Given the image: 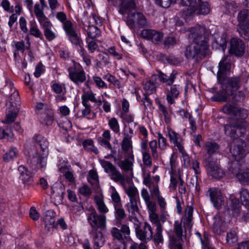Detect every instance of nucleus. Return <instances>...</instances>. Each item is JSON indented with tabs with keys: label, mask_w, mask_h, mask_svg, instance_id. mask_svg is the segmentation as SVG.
Returning <instances> with one entry per match:
<instances>
[{
	"label": "nucleus",
	"mask_w": 249,
	"mask_h": 249,
	"mask_svg": "<svg viewBox=\"0 0 249 249\" xmlns=\"http://www.w3.org/2000/svg\"><path fill=\"white\" fill-rule=\"evenodd\" d=\"M177 74V72L174 71L170 73V75H167L159 71H158L157 74H154L152 76V80H156L158 78L160 82L165 84L164 87H169L174 83Z\"/></svg>",
	"instance_id": "6ab92c4d"
},
{
	"label": "nucleus",
	"mask_w": 249,
	"mask_h": 249,
	"mask_svg": "<svg viewBox=\"0 0 249 249\" xmlns=\"http://www.w3.org/2000/svg\"><path fill=\"white\" fill-rule=\"evenodd\" d=\"M94 83L96 86L99 89H107V84L102 79V78L96 75H94L92 77Z\"/></svg>",
	"instance_id": "69168bd1"
},
{
	"label": "nucleus",
	"mask_w": 249,
	"mask_h": 249,
	"mask_svg": "<svg viewBox=\"0 0 249 249\" xmlns=\"http://www.w3.org/2000/svg\"><path fill=\"white\" fill-rule=\"evenodd\" d=\"M237 31L240 36L249 41V27H237Z\"/></svg>",
	"instance_id": "0e129e2a"
},
{
	"label": "nucleus",
	"mask_w": 249,
	"mask_h": 249,
	"mask_svg": "<svg viewBox=\"0 0 249 249\" xmlns=\"http://www.w3.org/2000/svg\"><path fill=\"white\" fill-rule=\"evenodd\" d=\"M13 134L11 131L3 128L0 129V138L6 139L8 141H13Z\"/></svg>",
	"instance_id": "bf43d9fd"
},
{
	"label": "nucleus",
	"mask_w": 249,
	"mask_h": 249,
	"mask_svg": "<svg viewBox=\"0 0 249 249\" xmlns=\"http://www.w3.org/2000/svg\"><path fill=\"white\" fill-rule=\"evenodd\" d=\"M18 170L20 174L19 178L22 180L23 183L29 184L33 182L32 175L25 166H19Z\"/></svg>",
	"instance_id": "cd10ccee"
},
{
	"label": "nucleus",
	"mask_w": 249,
	"mask_h": 249,
	"mask_svg": "<svg viewBox=\"0 0 249 249\" xmlns=\"http://www.w3.org/2000/svg\"><path fill=\"white\" fill-rule=\"evenodd\" d=\"M88 223L92 230H104L106 226V216L103 214H98L94 208H89L87 213Z\"/></svg>",
	"instance_id": "0eeeda50"
},
{
	"label": "nucleus",
	"mask_w": 249,
	"mask_h": 249,
	"mask_svg": "<svg viewBox=\"0 0 249 249\" xmlns=\"http://www.w3.org/2000/svg\"><path fill=\"white\" fill-rule=\"evenodd\" d=\"M206 196L210 197L213 207L217 210L220 209L224 204L225 196L217 188H210L206 192Z\"/></svg>",
	"instance_id": "9b49d317"
},
{
	"label": "nucleus",
	"mask_w": 249,
	"mask_h": 249,
	"mask_svg": "<svg viewBox=\"0 0 249 249\" xmlns=\"http://www.w3.org/2000/svg\"><path fill=\"white\" fill-rule=\"evenodd\" d=\"M204 147L207 151V154L205 158L213 156L212 155L217 152L219 149V145L214 142H205Z\"/></svg>",
	"instance_id": "58836bf2"
},
{
	"label": "nucleus",
	"mask_w": 249,
	"mask_h": 249,
	"mask_svg": "<svg viewBox=\"0 0 249 249\" xmlns=\"http://www.w3.org/2000/svg\"><path fill=\"white\" fill-rule=\"evenodd\" d=\"M158 108L161 114L164 117V121L166 124H168L171 122V114L172 111L171 109H167V108L163 105H162L160 101L157 102Z\"/></svg>",
	"instance_id": "ea45409f"
},
{
	"label": "nucleus",
	"mask_w": 249,
	"mask_h": 249,
	"mask_svg": "<svg viewBox=\"0 0 249 249\" xmlns=\"http://www.w3.org/2000/svg\"><path fill=\"white\" fill-rule=\"evenodd\" d=\"M224 113L232 116L235 119H245L248 115L246 109L239 107L235 105L226 104L222 108Z\"/></svg>",
	"instance_id": "f8f14e48"
},
{
	"label": "nucleus",
	"mask_w": 249,
	"mask_h": 249,
	"mask_svg": "<svg viewBox=\"0 0 249 249\" xmlns=\"http://www.w3.org/2000/svg\"><path fill=\"white\" fill-rule=\"evenodd\" d=\"M245 45L243 41L237 38H232L231 40V46L229 50L231 54L236 56H241L245 53Z\"/></svg>",
	"instance_id": "a211bd4d"
},
{
	"label": "nucleus",
	"mask_w": 249,
	"mask_h": 249,
	"mask_svg": "<svg viewBox=\"0 0 249 249\" xmlns=\"http://www.w3.org/2000/svg\"><path fill=\"white\" fill-rule=\"evenodd\" d=\"M34 12L40 24L49 20L43 13V7L39 4H36L34 6Z\"/></svg>",
	"instance_id": "4c0bfd02"
},
{
	"label": "nucleus",
	"mask_w": 249,
	"mask_h": 249,
	"mask_svg": "<svg viewBox=\"0 0 249 249\" xmlns=\"http://www.w3.org/2000/svg\"><path fill=\"white\" fill-rule=\"evenodd\" d=\"M211 11L210 5L207 2H202L199 0V4L194 8L189 9L187 11H184L183 15L185 18H187L188 17L196 15H205L208 14Z\"/></svg>",
	"instance_id": "2eb2a0df"
},
{
	"label": "nucleus",
	"mask_w": 249,
	"mask_h": 249,
	"mask_svg": "<svg viewBox=\"0 0 249 249\" xmlns=\"http://www.w3.org/2000/svg\"><path fill=\"white\" fill-rule=\"evenodd\" d=\"M84 149L88 152H93L95 154L99 153L98 148L94 146L93 141L91 139L85 140L82 142Z\"/></svg>",
	"instance_id": "c03bdc74"
},
{
	"label": "nucleus",
	"mask_w": 249,
	"mask_h": 249,
	"mask_svg": "<svg viewBox=\"0 0 249 249\" xmlns=\"http://www.w3.org/2000/svg\"><path fill=\"white\" fill-rule=\"evenodd\" d=\"M87 34L89 38H96L101 35L100 30L96 26L89 25L87 30Z\"/></svg>",
	"instance_id": "de8ad7c7"
},
{
	"label": "nucleus",
	"mask_w": 249,
	"mask_h": 249,
	"mask_svg": "<svg viewBox=\"0 0 249 249\" xmlns=\"http://www.w3.org/2000/svg\"><path fill=\"white\" fill-rule=\"evenodd\" d=\"M238 241L237 233L235 231H231L227 232L226 237L227 243L229 244H232Z\"/></svg>",
	"instance_id": "4d7b16f0"
},
{
	"label": "nucleus",
	"mask_w": 249,
	"mask_h": 249,
	"mask_svg": "<svg viewBox=\"0 0 249 249\" xmlns=\"http://www.w3.org/2000/svg\"><path fill=\"white\" fill-rule=\"evenodd\" d=\"M55 17L62 23V28L64 31L74 25L71 20L67 19L66 15L63 12L56 13Z\"/></svg>",
	"instance_id": "72a5a7b5"
},
{
	"label": "nucleus",
	"mask_w": 249,
	"mask_h": 249,
	"mask_svg": "<svg viewBox=\"0 0 249 249\" xmlns=\"http://www.w3.org/2000/svg\"><path fill=\"white\" fill-rule=\"evenodd\" d=\"M142 161L147 166L150 167L152 164V160L149 151H142Z\"/></svg>",
	"instance_id": "052dcab7"
},
{
	"label": "nucleus",
	"mask_w": 249,
	"mask_h": 249,
	"mask_svg": "<svg viewBox=\"0 0 249 249\" xmlns=\"http://www.w3.org/2000/svg\"><path fill=\"white\" fill-rule=\"evenodd\" d=\"M166 100L170 105L175 103V100L179 97L182 91V88L179 84H172L169 87L164 88Z\"/></svg>",
	"instance_id": "ddd939ff"
},
{
	"label": "nucleus",
	"mask_w": 249,
	"mask_h": 249,
	"mask_svg": "<svg viewBox=\"0 0 249 249\" xmlns=\"http://www.w3.org/2000/svg\"><path fill=\"white\" fill-rule=\"evenodd\" d=\"M100 230H91L89 234L94 249H100L105 244V239ZM83 249H91L89 240L86 239L83 244Z\"/></svg>",
	"instance_id": "1a4fd4ad"
},
{
	"label": "nucleus",
	"mask_w": 249,
	"mask_h": 249,
	"mask_svg": "<svg viewBox=\"0 0 249 249\" xmlns=\"http://www.w3.org/2000/svg\"><path fill=\"white\" fill-rule=\"evenodd\" d=\"M42 27L45 36L47 40L51 41L55 39L57 37L56 34L52 30L53 24L50 20L40 24Z\"/></svg>",
	"instance_id": "a878e982"
},
{
	"label": "nucleus",
	"mask_w": 249,
	"mask_h": 249,
	"mask_svg": "<svg viewBox=\"0 0 249 249\" xmlns=\"http://www.w3.org/2000/svg\"><path fill=\"white\" fill-rule=\"evenodd\" d=\"M76 26L73 25L65 30L66 36L71 44L76 47H79L81 51H85L81 38L76 31Z\"/></svg>",
	"instance_id": "f3484780"
},
{
	"label": "nucleus",
	"mask_w": 249,
	"mask_h": 249,
	"mask_svg": "<svg viewBox=\"0 0 249 249\" xmlns=\"http://www.w3.org/2000/svg\"><path fill=\"white\" fill-rule=\"evenodd\" d=\"M34 140L35 148L31 150L30 159L28 162L32 167H43L47 163L49 142L45 138L40 135L36 136Z\"/></svg>",
	"instance_id": "7ed1b4c3"
},
{
	"label": "nucleus",
	"mask_w": 249,
	"mask_h": 249,
	"mask_svg": "<svg viewBox=\"0 0 249 249\" xmlns=\"http://www.w3.org/2000/svg\"><path fill=\"white\" fill-rule=\"evenodd\" d=\"M6 110V117L2 122L5 124H10L14 122L16 118L18 108L8 107Z\"/></svg>",
	"instance_id": "79ce46f5"
},
{
	"label": "nucleus",
	"mask_w": 249,
	"mask_h": 249,
	"mask_svg": "<svg viewBox=\"0 0 249 249\" xmlns=\"http://www.w3.org/2000/svg\"><path fill=\"white\" fill-rule=\"evenodd\" d=\"M169 247L170 249H183L181 241L175 237H170Z\"/></svg>",
	"instance_id": "13d9d810"
},
{
	"label": "nucleus",
	"mask_w": 249,
	"mask_h": 249,
	"mask_svg": "<svg viewBox=\"0 0 249 249\" xmlns=\"http://www.w3.org/2000/svg\"><path fill=\"white\" fill-rule=\"evenodd\" d=\"M145 204L148 209L149 218L151 223L158 221V214L157 213V208L156 202L151 200Z\"/></svg>",
	"instance_id": "c85d7f7f"
},
{
	"label": "nucleus",
	"mask_w": 249,
	"mask_h": 249,
	"mask_svg": "<svg viewBox=\"0 0 249 249\" xmlns=\"http://www.w3.org/2000/svg\"><path fill=\"white\" fill-rule=\"evenodd\" d=\"M19 97L18 91L14 89V91L9 97L6 103V106L9 107L18 108V106L19 105Z\"/></svg>",
	"instance_id": "f704fd0d"
},
{
	"label": "nucleus",
	"mask_w": 249,
	"mask_h": 249,
	"mask_svg": "<svg viewBox=\"0 0 249 249\" xmlns=\"http://www.w3.org/2000/svg\"><path fill=\"white\" fill-rule=\"evenodd\" d=\"M11 46L14 48V50L16 51L20 52L23 53L25 50V45L23 41H13L11 43Z\"/></svg>",
	"instance_id": "5fc2aeb1"
},
{
	"label": "nucleus",
	"mask_w": 249,
	"mask_h": 249,
	"mask_svg": "<svg viewBox=\"0 0 249 249\" xmlns=\"http://www.w3.org/2000/svg\"><path fill=\"white\" fill-rule=\"evenodd\" d=\"M55 215V212L52 210L47 211L44 213L43 222L45 224V229H47L49 233L51 232L54 227Z\"/></svg>",
	"instance_id": "5701e85b"
},
{
	"label": "nucleus",
	"mask_w": 249,
	"mask_h": 249,
	"mask_svg": "<svg viewBox=\"0 0 249 249\" xmlns=\"http://www.w3.org/2000/svg\"><path fill=\"white\" fill-rule=\"evenodd\" d=\"M225 133L232 139H235L231 144L230 152L236 160H240L243 159L245 154L244 147L245 142L240 139H238L239 134L236 130V124H231L224 125Z\"/></svg>",
	"instance_id": "39448f33"
},
{
	"label": "nucleus",
	"mask_w": 249,
	"mask_h": 249,
	"mask_svg": "<svg viewBox=\"0 0 249 249\" xmlns=\"http://www.w3.org/2000/svg\"><path fill=\"white\" fill-rule=\"evenodd\" d=\"M129 201L125 205L126 210L128 211L130 216H136L139 213L138 203L139 199H129Z\"/></svg>",
	"instance_id": "7c9ffc66"
},
{
	"label": "nucleus",
	"mask_w": 249,
	"mask_h": 249,
	"mask_svg": "<svg viewBox=\"0 0 249 249\" xmlns=\"http://www.w3.org/2000/svg\"><path fill=\"white\" fill-rule=\"evenodd\" d=\"M124 137L121 142V148L124 152V155H134L132 149L131 136L128 133L123 132Z\"/></svg>",
	"instance_id": "393cba45"
},
{
	"label": "nucleus",
	"mask_w": 249,
	"mask_h": 249,
	"mask_svg": "<svg viewBox=\"0 0 249 249\" xmlns=\"http://www.w3.org/2000/svg\"><path fill=\"white\" fill-rule=\"evenodd\" d=\"M68 70L70 79L75 84L78 85L86 80V72L79 63H74Z\"/></svg>",
	"instance_id": "9d476101"
},
{
	"label": "nucleus",
	"mask_w": 249,
	"mask_h": 249,
	"mask_svg": "<svg viewBox=\"0 0 249 249\" xmlns=\"http://www.w3.org/2000/svg\"><path fill=\"white\" fill-rule=\"evenodd\" d=\"M194 207L192 206L187 205L185 209L184 216L181 219V222L184 224L185 228L191 230L193 225V213Z\"/></svg>",
	"instance_id": "b1692460"
},
{
	"label": "nucleus",
	"mask_w": 249,
	"mask_h": 249,
	"mask_svg": "<svg viewBox=\"0 0 249 249\" xmlns=\"http://www.w3.org/2000/svg\"><path fill=\"white\" fill-rule=\"evenodd\" d=\"M141 35L142 38L155 43L161 41L163 38L161 32L152 29H144L142 31Z\"/></svg>",
	"instance_id": "aec40b11"
},
{
	"label": "nucleus",
	"mask_w": 249,
	"mask_h": 249,
	"mask_svg": "<svg viewBox=\"0 0 249 249\" xmlns=\"http://www.w3.org/2000/svg\"><path fill=\"white\" fill-rule=\"evenodd\" d=\"M65 178L70 182H74L75 178L73 176V172L71 170L66 168H63L61 169Z\"/></svg>",
	"instance_id": "774afa93"
},
{
	"label": "nucleus",
	"mask_w": 249,
	"mask_h": 249,
	"mask_svg": "<svg viewBox=\"0 0 249 249\" xmlns=\"http://www.w3.org/2000/svg\"><path fill=\"white\" fill-rule=\"evenodd\" d=\"M137 237L141 241L148 242L153 238V231L151 226L147 222L138 229L136 231Z\"/></svg>",
	"instance_id": "4468645a"
},
{
	"label": "nucleus",
	"mask_w": 249,
	"mask_h": 249,
	"mask_svg": "<svg viewBox=\"0 0 249 249\" xmlns=\"http://www.w3.org/2000/svg\"><path fill=\"white\" fill-rule=\"evenodd\" d=\"M121 185L123 187L125 194L128 196L129 199H139L138 190L134 184H130L127 186L124 182Z\"/></svg>",
	"instance_id": "2f4dec72"
},
{
	"label": "nucleus",
	"mask_w": 249,
	"mask_h": 249,
	"mask_svg": "<svg viewBox=\"0 0 249 249\" xmlns=\"http://www.w3.org/2000/svg\"><path fill=\"white\" fill-rule=\"evenodd\" d=\"M29 35L40 39L43 38L42 32L38 28L36 22L32 20L29 22Z\"/></svg>",
	"instance_id": "c9c22d12"
},
{
	"label": "nucleus",
	"mask_w": 249,
	"mask_h": 249,
	"mask_svg": "<svg viewBox=\"0 0 249 249\" xmlns=\"http://www.w3.org/2000/svg\"><path fill=\"white\" fill-rule=\"evenodd\" d=\"M208 36L209 33L204 26H196L191 29L189 37L193 39L194 43L185 49L184 53L188 59H193L198 54L205 55L207 54L209 47Z\"/></svg>",
	"instance_id": "f257e3e1"
},
{
	"label": "nucleus",
	"mask_w": 249,
	"mask_h": 249,
	"mask_svg": "<svg viewBox=\"0 0 249 249\" xmlns=\"http://www.w3.org/2000/svg\"><path fill=\"white\" fill-rule=\"evenodd\" d=\"M237 27H249V10L243 9L240 11L237 16Z\"/></svg>",
	"instance_id": "bb28decb"
},
{
	"label": "nucleus",
	"mask_w": 249,
	"mask_h": 249,
	"mask_svg": "<svg viewBox=\"0 0 249 249\" xmlns=\"http://www.w3.org/2000/svg\"><path fill=\"white\" fill-rule=\"evenodd\" d=\"M108 125L109 128L115 134L120 135V126L118 120L115 117H112L108 119Z\"/></svg>",
	"instance_id": "49530a36"
},
{
	"label": "nucleus",
	"mask_w": 249,
	"mask_h": 249,
	"mask_svg": "<svg viewBox=\"0 0 249 249\" xmlns=\"http://www.w3.org/2000/svg\"><path fill=\"white\" fill-rule=\"evenodd\" d=\"M157 134L158 136L159 147L161 150H165L166 149L167 146L166 139L160 132H158Z\"/></svg>",
	"instance_id": "e2e57ef3"
},
{
	"label": "nucleus",
	"mask_w": 249,
	"mask_h": 249,
	"mask_svg": "<svg viewBox=\"0 0 249 249\" xmlns=\"http://www.w3.org/2000/svg\"><path fill=\"white\" fill-rule=\"evenodd\" d=\"M40 122L46 125H51L53 121V112L51 111L50 112L46 113L45 115H43L39 117Z\"/></svg>",
	"instance_id": "8fccbe9b"
},
{
	"label": "nucleus",
	"mask_w": 249,
	"mask_h": 249,
	"mask_svg": "<svg viewBox=\"0 0 249 249\" xmlns=\"http://www.w3.org/2000/svg\"><path fill=\"white\" fill-rule=\"evenodd\" d=\"M113 207L115 210L114 214L116 219L117 221H121L126 215L122 204L116 205Z\"/></svg>",
	"instance_id": "09e8293b"
},
{
	"label": "nucleus",
	"mask_w": 249,
	"mask_h": 249,
	"mask_svg": "<svg viewBox=\"0 0 249 249\" xmlns=\"http://www.w3.org/2000/svg\"><path fill=\"white\" fill-rule=\"evenodd\" d=\"M236 177L241 182L249 184V172H240L236 174Z\"/></svg>",
	"instance_id": "680f3d73"
},
{
	"label": "nucleus",
	"mask_w": 249,
	"mask_h": 249,
	"mask_svg": "<svg viewBox=\"0 0 249 249\" xmlns=\"http://www.w3.org/2000/svg\"><path fill=\"white\" fill-rule=\"evenodd\" d=\"M155 80H152V77L151 79L149 81H147L144 84V89L147 94H151L156 91V85L154 82Z\"/></svg>",
	"instance_id": "3c124183"
},
{
	"label": "nucleus",
	"mask_w": 249,
	"mask_h": 249,
	"mask_svg": "<svg viewBox=\"0 0 249 249\" xmlns=\"http://www.w3.org/2000/svg\"><path fill=\"white\" fill-rule=\"evenodd\" d=\"M228 212L233 216H238L240 213V204L237 199L231 200V204L228 209Z\"/></svg>",
	"instance_id": "a19ab883"
},
{
	"label": "nucleus",
	"mask_w": 249,
	"mask_h": 249,
	"mask_svg": "<svg viewBox=\"0 0 249 249\" xmlns=\"http://www.w3.org/2000/svg\"><path fill=\"white\" fill-rule=\"evenodd\" d=\"M247 126L248 124L245 121L238 122L236 124V130L239 134L238 137L243 136L245 134Z\"/></svg>",
	"instance_id": "603ef678"
},
{
	"label": "nucleus",
	"mask_w": 249,
	"mask_h": 249,
	"mask_svg": "<svg viewBox=\"0 0 249 249\" xmlns=\"http://www.w3.org/2000/svg\"><path fill=\"white\" fill-rule=\"evenodd\" d=\"M217 73V81L218 83H221L227 77V72L230 71L231 68V59L228 56L221 59L219 63Z\"/></svg>",
	"instance_id": "dca6fc26"
},
{
	"label": "nucleus",
	"mask_w": 249,
	"mask_h": 249,
	"mask_svg": "<svg viewBox=\"0 0 249 249\" xmlns=\"http://www.w3.org/2000/svg\"><path fill=\"white\" fill-rule=\"evenodd\" d=\"M149 145L151 149L152 156L155 159H158L159 157L157 151V142L156 140H152L149 142Z\"/></svg>",
	"instance_id": "338daca9"
},
{
	"label": "nucleus",
	"mask_w": 249,
	"mask_h": 249,
	"mask_svg": "<svg viewBox=\"0 0 249 249\" xmlns=\"http://www.w3.org/2000/svg\"><path fill=\"white\" fill-rule=\"evenodd\" d=\"M204 163L209 176L216 179H219L224 176L223 170L217 160L213 156L205 158Z\"/></svg>",
	"instance_id": "423d86ee"
},
{
	"label": "nucleus",
	"mask_w": 249,
	"mask_h": 249,
	"mask_svg": "<svg viewBox=\"0 0 249 249\" xmlns=\"http://www.w3.org/2000/svg\"><path fill=\"white\" fill-rule=\"evenodd\" d=\"M213 230L215 233L217 234H220L225 230L224 221L219 214H217L214 217Z\"/></svg>",
	"instance_id": "473e14b6"
},
{
	"label": "nucleus",
	"mask_w": 249,
	"mask_h": 249,
	"mask_svg": "<svg viewBox=\"0 0 249 249\" xmlns=\"http://www.w3.org/2000/svg\"><path fill=\"white\" fill-rule=\"evenodd\" d=\"M221 85V90L213 97V100L216 102H226L230 96L234 94L243 84V80L240 76L225 78Z\"/></svg>",
	"instance_id": "20e7f679"
},
{
	"label": "nucleus",
	"mask_w": 249,
	"mask_h": 249,
	"mask_svg": "<svg viewBox=\"0 0 249 249\" xmlns=\"http://www.w3.org/2000/svg\"><path fill=\"white\" fill-rule=\"evenodd\" d=\"M124 160H120L117 162V165L125 173L132 174L134 161V155H124Z\"/></svg>",
	"instance_id": "4be33fe9"
},
{
	"label": "nucleus",
	"mask_w": 249,
	"mask_h": 249,
	"mask_svg": "<svg viewBox=\"0 0 249 249\" xmlns=\"http://www.w3.org/2000/svg\"><path fill=\"white\" fill-rule=\"evenodd\" d=\"M240 199L244 205L249 206V191L245 188H242L240 191Z\"/></svg>",
	"instance_id": "6e6d98bb"
},
{
	"label": "nucleus",
	"mask_w": 249,
	"mask_h": 249,
	"mask_svg": "<svg viewBox=\"0 0 249 249\" xmlns=\"http://www.w3.org/2000/svg\"><path fill=\"white\" fill-rule=\"evenodd\" d=\"M36 111L39 117L43 115H45L52 111L47 104L42 103H37L36 106Z\"/></svg>",
	"instance_id": "a18cd8bd"
},
{
	"label": "nucleus",
	"mask_w": 249,
	"mask_h": 249,
	"mask_svg": "<svg viewBox=\"0 0 249 249\" xmlns=\"http://www.w3.org/2000/svg\"><path fill=\"white\" fill-rule=\"evenodd\" d=\"M116 3L121 14H128L125 22L130 29H135L136 28H141L148 26L147 19L142 13H131L136 8L134 0H116Z\"/></svg>",
	"instance_id": "f03ea898"
},
{
	"label": "nucleus",
	"mask_w": 249,
	"mask_h": 249,
	"mask_svg": "<svg viewBox=\"0 0 249 249\" xmlns=\"http://www.w3.org/2000/svg\"><path fill=\"white\" fill-rule=\"evenodd\" d=\"M151 223L156 227L155 233L154 234H153L152 240L156 244L162 243L163 242V237L162 235L163 227L162 225L160 224L159 221L151 222Z\"/></svg>",
	"instance_id": "c756f323"
},
{
	"label": "nucleus",
	"mask_w": 249,
	"mask_h": 249,
	"mask_svg": "<svg viewBox=\"0 0 249 249\" xmlns=\"http://www.w3.org/2000/svg\"><path fill=\"white\" fill-rule=\"evenodd\" d=\"M18 150L15 147H12L3 156L5 161L8 162L16 158L18 154Z\"/></svg>",
	"instance_id": "864d4df0"
},
{
	"label": "nucleus",
	"mask_w": 249,
	"mask_h": 249,
	"mask_svg": "<svg viewBox=\"0 0 249 249\" xmlns=\"http://www.w3.org/2000/svg\"><path fill=\"white\" fill-rule=\"evenodd\" d=\"M94 200L97 206V208L101 214H105L108 212V209L104 201L103 196L96 195L94 196Z\"/></svg>",
	"instance_id": "e433bc0d"
},
{
	"label": "nucleus",
	"mask_w": 249,
	"mask_h": 249,
	"mask_svg": "<svg viewBox=\"0 0 249 249\" xmlns=\"http://www.w3.org/2000/svg\"><path fill=\"white\" fill-rule=\"evenodd\" d=\"M99 162L105 172L108 175L111 180L115 182H119L121 185L125 182L124 175H123L111 162L104 160H100Z\"/></svg>",
	"instance_id": "6e6552de"
},
{
	"label": "nucleus",
	"mask_w": 249,
	"mask_h": 249,
	"mask_svg": "<svg viewBox=\"0 0 249 249\" xmlns=\"http://www.w3.org/2000/svg\"><path fill=\"white\" fill-rule=\"evenodd\" d=\"M111 234L113 237L114 240L117 241L125 247V242H126L125 239L122 234L120 230L116 227H113L110 231Z\"/></svg>",
	"instance_id": "37998d69"
},
{
	"label": "nucleus",
	"mask_w": 249,
	"mask_h": 249,
	"mask_svg": "<svg viewBox=\"0 0 249 249\" xmlns=\"http://www.w3.org/2000/svg\"><path fill=\"white\" fill-rule=\"evenodd\" d=\"M167 136L169 138L170 143L176 146L179 152L183 153V139L181 135L170 128L168 129Z\"/></svg>",
	"instance_id": "412c9836"
}]
</instances>
